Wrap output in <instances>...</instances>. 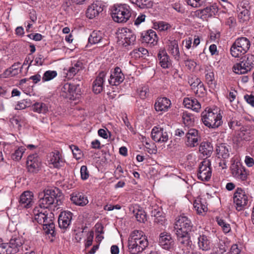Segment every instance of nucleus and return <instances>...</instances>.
Returning a JSON list of instances; mask_svg holds the SVG:
<instances>
[{
  "mask_svg": "<svg viewBox=\"0 0 254 254\" xmlns=\"http://www.w3.org/2000/svg\"><path fill=\"white\" fill-rule=\"evenodd\" d=\"M39 205L42 208H49L53 205L56 207L60 205L63 198L62 192L57 188L45 189L39 193Z\"/></svg>",
  "mask_w": 254,
  "mask_h": 254,
  "instance_id": "1",
  "label": "nucleus"
},
{
  "mask_svg": "<svg viewBox=\"0 0 254 254\" xmlns=\"http://www.w3.org/2000/svg\"><path fill=\"white\" fill-rule=\"evenodd\" d=\"M35 220L39 224L43 225V229L46 233L51 234L53 237L56 235L55 231V224L53 222L54 214L48 213L46 208L38 206H36L33 210Z\"/></svg>",
  "mask_w": 254,
  "mask_h": 254,
  "instance_id": "2",
  "label": "nucleus"
},
{
  "mask_svg": "<svg viewBox=\"0 0 254 254\" xmlns=\"http://www.w3.org/2000/svg\"><path fill=\"white\" fill-rule=\"evenodd\" d=\"M222 116L217 109L209 108L201 113V121L203 124L210 128H216L222 124Z\"/></svg>",
  "mask_w": 254,
  "mask_h": 254,
  "instance_id": "3",
  "label": "nucleus"
},
{
  "mask_svg": "<svg viewBox=\"0 0 254 254\" xmlns=\"http://www.w3.org/2000/svg\"><path fill=\"white\" fill-rule=\"evenodd\" d=\"M187 3L193 7H205L202 9L205 19L211 18L216 15L218 11V7L217 5L214 3L207 5V0H186Z\"/></svg>",
  "mask_w": 254,
  "mask_h": 254,
  "instance_id": "4",
  "label": "nucleus"
},
{
  "mask_svg": "<svg viewBox=\"0 0 254 254\" xmlns=\"http://www.w3.org/2000/svg\"><path fill=\"white\" fill-rule=\"evenodd\" d=\"M250 46L251 42L247 38H238L231 47V54L233 57L239 58L248 51Z\"/></svg>",
  "mask_w": 254,
  "mask_h": 254,
  "instance_id": "5",
  "label": "nucleus"
},
{
  "mask_svg": "<svg viewBox=\"0 0 254 254\" xmlns=\"http://www.w3.org/2000/svg\"><path fill=\"white\" fill-rule=\"evenodd\" d=\"M176 232L190 233L196 230V227L192 223L191 220L184 214L178 216L176 218L175 224Z\"/></svg>",
  "mask_w": 254,
  "mask_h": 254,
  "instance_id": "6",
  "label": "nucleus"
},
{
  "mask_svg": "<svg viewBox=\"0 0 254 254\" xmlns=\"http://www.w3.org/2000/svg\"><path fill=\"white\" fill-rule=\"evenodd\" d=\"M112 16L117 22H126L131 16L129 7L127 4L115 5L112 10Z\"/></svg>",
  "mask_w": 254,
  "mask_h": 254,
  "instance_id": "7",
  "label": "nucleus"
},
{
  "mask_svg": "<svg viewBox=\"0 0 254 254\" xmlns=\"http://www.w3.org/2000/svg\"><path fill=\"white\" fill-rule=\"evenodd\" d=\"M118 43L124 47L133 45L136 40V36L130 29L123 28L117 33Z\"/></svg>",
  "mask_w": 254,
  "mask_h": 254,
  "instance_id": "8",
  "label": "nucleus"
},
{
  "mask_svg": "<svg viewBox=\"0 0 254 254\" xmlns=\"http://www.w3.org/2000/svg\"><path fill=\"white\" fill-rule=\"evenodd\" d=\"M233 202L238 211L242 210L248 204V193L241 188H237L233 195Z\"/></svg>",
  "mask_w": 254,
  "mask_h": 254,
  "instance_id": "9",
  "label": "nucleus"
},
{
  "mask_svg": "<svg viewBox=\"0 0 254 254\" xmlns=\"http://www.w3.org/2000/svg\"><path fill=\"white\" fill-rule=\"evenodd\" d=\"M210 166L211 162L208 159H204L200 163L197 173L198 179L202 181H208L210 180L212 174Z\"/></svg>",
  "mask_w": 254,
  "mask_h": 254,
  "instance_id": "10",
  "label": "nucleus"
},
{
  "mask_svg": "<svg viewBox=\"0 0 254 254\" xmlns=\"http://www.w3.org/2000/svg\"><path fill=\"white\" fill-rule=\"evenodd\" d=\"M26 165L29 172L35 173L40 168L41 160L37 154L30 155L27 157Z\"/></svg>",
  "mask_w": 254,
  "mask_h": 254,
  "instance_id": "11",
  "label": "nucleus"
},
{
  "mask_svg": "<svg viewBox=\"0 0 254 254\" xmlns=\"http://www.w3.org/2000/svg\"><path fill=\"white\" fill-rule=\"evenodd\" d=\"M62 90L63 92L66 94L67 97L73 100L77 98V96L80 95L81 91L79 84H74L70 83L64 84Z\"/></svg>",
  "mask_w": 254,
  "mask_h": 254,
  "instance_id": "12",
  "label": "nucleus"
},
{
  "mask_svg": "<svg viewBox=\"0 0 254 254\" xmlns=\"http://www.w3.org/2000/svg\"><path fill=\"white\" fill-rule=\"evenodd\" d=\"M105 5L100 1H96L89 5L86 10L87 17L92 19L98 16L103 10Z\"/></svg>",
  "mask_w": 254,
  "mask_h": 254,
  "instance_id": "13",
  "label": "nucleus"
},
{
  "mask_svg": "<svg viewBox=\"0 0 254 254\" xmlns=\"http://www.w3.org/2000/svg\"><path fill=\"white\" fill-rule=\"evenodd\" d=\"M254 135V126L252 125H246L242 126L238 134V137L241 140H250Z\"/></svg>",
  "mask_w": 254,
  "mask_h": 254,
  "instance_id": "14",
  "label": "nucleus"
},
{
  "mask_svg": "<svg viewBox=\"0 0 254 254\" xmlns=\"http://www.w3.org/2000/svg\"><path fill=\"white\" fill-rule=\"evenodd\" d=\"M8 254H17L22 250V243L19 238H12L6 243Z\"/></svg>",
  "mask_w": 254,
  "mask_h": 254,
  "instance_id": "15",
  "label": "nucleus"
},
{
  "mask_svg": "<svg viewBox=\"0 0 254 254\" xmlns=\"http://www.w3.org/2000/svg\"><path fill=\"white\" fill-rule=\"evenodd\" d=\"M231 172L233 176L237 179L245 181L247 178V173L246 169L241 164L233 163L231 166Z\"/></svg>",
  "mask_w": 254,
  "mask_h": 254,
  "instance_id": "16",
  "label": "nucleus"
},
{
  "mask_svg": "<svg viewBox=\"0 0 254 254\" xmlns=\"http://www.w3.org/2000/svg\"><path fill=\"white\" fill-rule=\"evenodd\" d=\"M142 43L147 44L150 47L157 44L158 37L156 32L152 30H149L141 34Z\"/></svg>",
  "mask_w": 254,
  "mask_h": 254,
  "instance_id": "17",
  "label": "nucleus"
},
{
  "mask_svg": "<svg viewBox=\"0 0 254 254\" xmlns=\"http://www.w3.org/2000/svg\"><path fill=\"white\" fill-rule=\"evenodd\" d=\"M151 137L157 142H165L168 140V134L163 128L155 127L151 131Z\"/></svg>",
  "mask_w": 254,
  "mask_h": 254,
  "instance_id": "18",
  "label": "nucleus"
},
{
  "mask_svg": "<svg viewBox=\"0 0 254 254\" xmlns=\"http://www.w3.org/2000/svg\"><path fill=\"white\" fill-rule=\"evenodd\" d=\"M187 144L190 147H194L198 145V140L199 138L198 130L195 128H190L186 132Z\"/></svg>",
  "mask_w": 254,
  "mask_h": 254,
  "instance_id": "19",
  "label": "nucleus"
},
{
  "mask_svg": "<svg viewBox=\"0 0 254 254\" xmlns=\"http://www.w3.org/2000/svg\"><path fill=\"white\" fill-rule=\"evenodd\" d=\"M159 244L163 249L169 251L173 249L175 244L171 235L165 233L160 234Z\"/></svg>",
  "mask_w": 254,
  "mask_h": 254,
  "instance_id": "20",
  "label": "nucleus"
},
{
  "mask_svg": "<svg viewBox=\"0 0 254 254\" xmlns=\"http://www.w3.org/2000/svg\"><path fill=\"white\" fill-rule=\"evenodd\" d=\"M19 202L21 207H31L34 203L33 193L30 191L23 192L20 196Z\"/></svg>",
  "mask_w": 254,
  "mask_h": 254,
  "instance_id": "21",
  "label": "nucleus"
},
{
  "mask_svg": "<svg viewBox=\"0 0 254 254\" xmlns=\"http://www.w3.org/2000/svg\"><path fill=\"white\" fill-rule=\"evenodd\" d=\"M197 240V245L199 250L208 251L211 249L212 243L208 236L204 233L199 234Z\"/></svg>",
  "mask_w": 254,
  "mask_h": 254,
  "instance_id": "22",
  "label": "nucleus"
},
{
  "mask_svg": "<svg viewBox=\"0 0 254 254\" xmlns=\"http://www.w3.org/2000/svg\"><path fill=\"white\" fill-rule=\"evenodd\" d=\"M151 216L155 217L154 222L159 226H165L166 224V219L165 214L162 212L161 208L157 206L152 207Z\"/></svg>",
  "mask_w": 254,
  "mask_h": 254,
  "instance_id": "23",
  "label": "nucleus"
},
{
  "mask_svg": "<svg viewBox=\"0 0 254 254\" xmlns=\"http://www.w3.org/2000/svg\"><path fill=\"white\" fill-rule=\"evenodd\" d=\"M145 241L141 242L134 241V240H128V252L131 254H137L142 252L148 244H145Z\"/></svg>",
  "mask_w": 254,
  "mask_h": 254,
  "instance_id": "24",
  "label": "nucleus"
},
{
  "mask_svg": "<svg viewBox=\"0 0 254 254\" xmlns=\"http://www.w3.org/2000/svg\"><path fill=\"white\" fill-rule=\"evenodd\" d=\"M107 73L104 71L100 72L92 85L93 91L97 94L100 93L103 89V83Z\"/></svg>",
  "mask_w": 254,
  "mask_h": 254,
  "instance_id": "25",
  "label": "nucleus"
},
{
  "mask_svg": "<svg viewBox=\"0 0 254 254\" xmlns=\"http://www.w3.org/2000/svg\"><path fill=\"white\" fill-rule=\"evenodd\" d=\"M171 102L166 97L158 98L154 104V109L157 112H166L170 108Z\"/></svg>",
  "mask_w": 254,
  "mask_h": 254,
  "instance_id": "26",
  "label": "nucleus"
},
{
  "mask_svg": "<svg viewBox=\"0 0 254 254\" xmlns=\"http://www.w3.org/2000/svg\"><path fill=\"white\" fill-rule=\"evenodd\" d=\"M124 79L125 76L121 69L119 67H116L113 72L111 74L109 82L110 85L117 86L122 83Z\"/></svg>",
  "mask_w": 254,
  "mask_h": 254,
  "instance_id": "27",
  "label": "nucleus"
},
{
  "mask_svg": "<svg viewBox=\"0 0 254 254\" xmlns=\"http://www.w3.org/2000/svg\"><path fill=\"white\" fill-rule=\"evenodd\" d=\"M72 213L70 211H63L59 216L58 223L61 228L65 229L68 228L72 220Z\"/></svg>",
  "mask_w": 254,
  "mask_h": 254,
  "instance_id": "28",
  "label": "nucleus"
},
{
  "mask_svg": "<svg viewBox=\"0 0 254 254\" xmlns=\"http://www.w3.org/2000/svg\"><path fill=\"white\" fill-rule=\"evenodd\" d=\"M49 163L54 168H59L64 165V161L62 155L58 150H55L50 154Z\"/></svg>",
  "mask_w": 254,
  "mask_h": 254,
  "instance_id": "29",
  "label": "nucleus"
},
{
  "mask_svg": "<svg viewBox=\"0 0 254 254\" xmlns=\"http://www.w3.org/2000/svg\"><path fill=\"white\" fill-rule=\"evenodd\" d=\"M157 58L159 64L163 68H168L171 65V61L165 49H161L158 53Z\"/></svg>",
  "mask_w": 254,
  "mask_h": 254,
  "instance_id": "30",
  "label": "nucleus"
},
{
  "mask_svg": "<svg viewBox=\"0 0 254 254\" xmlns=\"http://www.w3.org/2000/svg\"><path fill=\"white\" fill-rule=\"evenodd\" d=\"M71 201L76 205L83 206L88 203L87 196L80 192H73L70 197Z\"/></svg>",
  "mask_w": 254,
  "mask_h": 254,
  "instance_id": "31",
  "label": "nucleus"
},
{
  "mask_svg": "<svg viewBox=\"0 0 254 254\" xmlns=\"http://www.w3.org/2000/svg\"><path fill=\"white\" fill-rule=\"evenodd\" d=\"M183 104L186 108L190 109L195 112H198L201 108L200 103L195 98H185Z\"/></svg>",
  "mask_w": 254,
  "mask_h": 254,
  "instance_id": "32",
  "label": "nucleus"
},
{
  "mask_svg": "<svg viewBox=\"0 0 254 254\" xmlns=\"http://www.w3.org/2000/svg\"><path fill=\"white\" fill-rule=\"evenodd\" d=\"M176 232L177 239L179 242L184 247H191V241L190 240V233Z\"/></svg>",
  "mask_w": 254,
  "mask_h": 254,
  "instance_id": "33",
  "label": "nucleus"
},
{
  "mask_svg": "<svg viewBox=\"0 0 254 254\" xmlns=\"http://www.w3.org/2000/svg\"><path fill=\"white\" fill-rule=\"evenodd\" d=\"M229 148L230 147L225 143H222L218 145L216 150L218 157L224 159L228 158L230 154Z\"/></svg>",
  "mask_w": 254,
  "mask_h": 254,
  "instance_id": "34",
  "label": "nucleus"
},
{
  "mask_svg": "<svg viewBox=\"0 0 254 254\" xmlns=\"http://www.w3.org/2000/svg\"><path fill=\"white\" fill-rule=\"evenodd\" d=\"M168 50L176 60H179L180 52L177 41L173 40L170 42Z\"/></svg>",
  "mask_w": 254,
  "mask_h": 254,
  "instance_id": "35",
  "label": "nucleus"
},
{
  "mask_svg": "<svg viewBox=\"0 0 254 254\" xmlns=\"http://www.w3.org/2000/svg\"><path fill=\"white\" fill-rule=\"evenodd\" d=\"M32 110L39 114H45L48 112L47 104L43 102H36L32 106Z\"/></svg>",
  "mask_w": 254,
  "mask_h": 254,
  "instance_id": "36",
  "label": "nucleus"
},
{
  "mask_svg": "<svg viewBox=\"0 0 254 254\" xmlns=\"http://www.w3.org/2000/svg\"><path fill=\"white\" fill-rule=\"evenodd\" d=\"M134 240V241L139 242L140 243L145 241L144 243L148 244V241L144 237H143V233L138 230L134 231L131 233L128 240Z\"/></svg>",
  "mask_w": 254,
  "mask_h": 254,
  "instance_id": "37",
  "label": "nucleus"
},
{
  "mask_svg": "<svg viewBox=\"0 0 254 254\" xmlns=\"http://www.w3.org/2000/svg\"><path fill=\"white\" fill-rule=\"evenodd\" d=\"M102 38V33L101 31H94L90 34L88 38V42L91 44H97L101 42Z\"/></svg>",
  "mask_w": 254,
  "mask_h": 254,
  "instance_id": "38",
  "label": "nucleus"
},
{
  "mask_svg": "<svg viewBox=\"0 0 254 254\" xmlns=\"http://www.w3.org/2000/svg\"><path fill=\"white\" fill-rule=\"evenodd\" d=\"M84 68V65L81 61H77L72 64V66L69 68L67 75L69 76H74L79 71Z\"/></svg>",
  "mask_w": 254,
  "mask_h": 254,
  "instance_id": "39",
  "label": "nucleus"
},
{
  "mask_svg": "<svg viewBox=\"0 0 254 254\" xmlns=\"http://www.w3.org/2000/svg\"><path fill=\"white\" fill-rule=\"evenodd\" d=\"M182 120L186 126H191L194 122V116L188 112H184L182 115Z\"/></svg>",
  "mask_w": 254,
  "mask_h": 254,
  "instance_id": "40",
  "label": "nucleus"
},
{
  "mask_svg": "<svg viewBox=\"0 0 254 254\" xmlns=\"http://www.w3.org/2000/svg\"><path fill=\"white\" fill-rule=\"evenodd\" d=\"M212 146L209 142H204L200 144L199 151L204 155L210 156L212 152Z\"/></svg>",
  "mask_w": 254,
  "mask_h": 254,
  "instance_id": "41",
  "label": "nucleus"
},
{
  "mask_svg": "<svg viewBox=\"0 0 254 254\" xmlns=\"http://www.w3.org/2000/svg\"><path fill=\"white\" fill-rule=\"evenodd\" d=\"M132 212L137 221L140 223H145L147 220L146 213L142 209L136 208L133 210Z\"/></svg>",
  "mask_w": 254,
  "mask_h": 254,
  "instance_id": "42",
  "label": "nucleus"
},
{
  "mask_svg": "<svg viewBox=\"0 0 254 254\" xmlns=\"http://www.w3.org/2000/svg\"><path fill=\"white\" fill-rule=\"evenodd\" d=\"M233 70L235 73L238 74H245L249 71V70L245 66V63L242 61L234 64L233 67Z\"/></svg>",
  "mask_w": 254,
  "mask_h": 254,
  "instance_id": "43",
  "label": "nucleus"
},
{
  "mask_svg": "<svg viewBox=\"0 0 254 254\" xmlns=\"http://www.w3.org/2000/svg\"><path fill=\"white\" fill-rule=\"evenodd\" d=\"M246 3L244 2L243 5H242V9L239 14L238 17L242 22H246L250 19V11L245 5Z\"/></svg>",
  "mask_w": 254,
  "mask_h": 254,
  "instance_id": "44",
  "label": "nucleus"
},
{
  "mask_svg": "<svg viewBox=\"0 0 254 254\" xmlns=\"http://www.w3.org/2000/svg\"><path fill=\"white\" fill-rule=\"evenodd\" d=\"M25 121V118L23 117L20 116H15L10 119L9 122L11 124L16 127H17L18 129H20L21 127V123H23Z\"/></svg>",
  "mask_w": 254,
  "mask_h": 254,
  "instance_id": "45",
  "label": "nucleus"
},
{
  "mask_svg": "<svg viewBox=\"0 0 254 254\" xmlns=\"http://www.w3.org/2000/svg\"><path fill=\"white\" fill-rule=\"evenodd\" d=\"M242 61L245 63V66L250 71L254 66V55H248L247 58L244 57L243 58Z\"/></svg>",
  "mask_w": 254,
  "mask_h": 254,
  "instance_id": "46",
  "label": "nucleus"
},
{
  "mask_svg": "<svg viewBox=\"0 0 254 254\" xmlns=\"http://www.w3.org/2000/svg\"><path fill=\"white\" fill-rule=\"evenodd\" d=\"M138 95L142 99H145L149 95V89L148 85H142L138 89Z\"/></svg>",
  "mask_w": 254,
  "mask_h": 254,
  "instance_id": "47",
  "label": "nucleus"
},
{
  "mask_svg": "<svg viewBox=\"0 0 254 254\" xmlns=\"http://www.w3.org/2000/svg\"><path fill=\"white\" fill-rule=\"evenodd\" d=\"M57 75L56 71L47 70L43 74L42 80L43 82L48 81L53 79Z\"/></svg>",
  "mask_w": 254,
  "mask_h": 254,
  "instance_id": "48",
  "label": "nucleus"
},
{
  "mask_svg": "<svg viewBox=\"0 0 254 254\" xmlns=\"http://www.w3.org/2000/svg\"><path fill=\"white\" fill-rule=\"evenodd\" d=\"M218 224L221 227L224 233H227L231 230V227L229 224L227 223L223 219L219 218H216Z\"/></svg>",
  "mask_w": 254,
  "mask_h": 254,
  "instance_id": "49",
  "label": "nucleus"
},
{
  "mask_svg": "<svg viewBox=\"0 0 254 254\" xmlns=\"http://www.w3.org/2000/svg\"><path fill=\"white\" fill-rule=\"evenodd\" d=\"M129 1L141 8H147L150 2L149 0H129Z\"/></svg>",
  "mask_w": 254,
  "mask_h": 254,
  "instance_id": "50",
  "label": "nucleus"
},
{
  "mask_svg": "<svg viewBox=\"0 0 254 254\" xmlns=\"http://www.w3.org/2000/svg\"><path fill=\"white\" fill-rule=\"evenodd\" d=\"M196 96L200 97H203L206 95V90L203 84H200L198 87L193 90Z\"/></svg>",
  "mask_w": 254,
  "mask_h": 254,
  "instance_id": "51",
  "label": "nucleus"
},
{
  "mask_svg": "<svg viewBox=\"0 0 254 254\" xmlns=\"http://www.w3.org/2000/svg\"><path fill=\"white\" fill-rule=\"evenodd\" d=\"M24 153L23 149L22 148H19L18 149L16 150L12 154V158L13 160L15 161H19L21 159L22 155Z\"/></svg>",
  "mask_w": 254,
  "mask_h": 254,
  "instance_id": "52",
  "label": "nucleus"
},
{
  "mask_svg": "<svg viewBox=\"0 0 254 254\" xmlns=\"http://www.w3.org/2000/svg\"><path fill=\"white\" fill-rule=\"evenodd\" d=\"M194 207L195 208L197 213L199 214L202 213V212H205L207 210V208L205 205L201 203H199L196 202H194L193 203Z\"/></svg>",
  "mask_w": 254,
  "mask_h": 254,
  "instance_id": "53",
  "label": "nucleus"
},
{
  "mask_svg": "<svg viewBox=\"0 0 254 254\" xmlns=\"http://www.w3.org/2000/svg\"><path fill=\"white\" fill-rule=\"evenodd\" d=\"M70 148L72 151V153L74 158L76 159H79L81 157V151L77 146L72 145Z\"/></svg>",
  "mask_w": 254,
  "mask_h": 254,
  "instance_id": "54",
  "label": "nucleus"
},
{
  "mask_svg": "<svg viewBox=\"0 0 254 254\" xmlns=\"http://www.w3.org/2000/svg\"><path fill=\"white\" fill-rule=\"evenodd\" d=\"M80 174H81V178L83 180H86L89 177V173L87 170V167L86 166L83 165L80 168Z\"/></svg>",
  "mask_w": 254,
  "mask_h": 254,
  "instance_id": "55",
  "label": "nucleus"
},
{
  "mask_svg": "<svg viewBox=\"0 0 254 254\" xmlns=\"http://www.w3.org/2000/svg\"><path fill=\"white\" fill-rule=\"evenodd\" d=\"M189 82L190 83V86L191 87V89L193 90L199 85H200V84H203L200 79L198 78H196L194 81H192V79L190 80Z\"/></svg>",
  "mask_w": 254,
  "mask_h": 254,
  "instance_id": "56",
  "label": "nucleus"
},
{
  "mask_svg": "<svg viewBox=\"0 0 254 254\" xmlns=\"http://www.w3.org/2000/svg\"><path fill=\"white\" fill-rule=\"evenodd\" d=\"M191 16L193 18H198L202 20L205 19L202 9H198L191 13Z\"/></svg>",
  "mask_w": 254,
  "mask_h": 254,
  "instance_id": "57",
  "label": "nucleus"
},
{
  "mask_svg": "<svg viewBox=\"0 0 254 254\" xmlns=\"http://www.w3.org/2000/svg\"><path fill=\"white\" fill-rule=\"evenodd\" d=\"M205 80L208 84H212L214 79V73L212 71H209L205 74Z\"/></svg>",
  "mask_w": 254,
  "mask_h": 254,
  "instance_id": "58",
  "label": "nucleus"
},
{
  "mask_svg": "<svg viewBox=\"0 0 254 254\" xmlns=\"http://www.w3.org/2000/svg\"><path fill=\"white\" fill-rule=\"evenodd\" d=\"M44 62V57L42 55L39 54L34 60V65H42Z\"/></svg>",
  "mask_w": 254,
  "mask_h": 254,
  "instance_id": "59",
  "label": "nucleus"
},
{
  "mask_svg": "<svg viewBox=\"0 0 254 254\" xmlns=\"http://www.w3.org/2000/svg\"><path fill=\"white\" fill-rule=\"evenodd\" d=\"M27 102L24 100L18 102L15 106V109L22 110L25 109L27 107Z\"/></svg>",
  "mask_w": 254,
  "mask_h": 254,
  "instance_id": "60",
  "label": "nucleus"
},
{
  "mask_svg": "<svg viewBox=\"0 0 254 254\" xmlns=\"http://www.w3.org/2000/svg\"><path fill=\"white\" fill-rule=\"evenodd\" d=\"M228 125L230 128L234 129H235L236 127L241 126V123L240 121L234 120L230 121L228 123Z\"/></svg>",
  "mask_w": 254,
  "mask_h": 254,
  "instance_id": "61",
  "label": "nucleus"
},
{
  "mask_svg": "<svg viewBox=\"0 0 254 254\" xmlns=\"http://www.w3.org/2000/svg\"><path fill=\"white\" fill-rule=\"evenodd\" d=\"M158 29L160 31H165L167 30L170 27V25L164 22H160L158 24Z\"/></svg>",
  "mask_w": 254,
  "mask_h": 254,
  "instance_id": "62",
  "label": "nucleus"
},
{
  "mask_svg": "<svg viewBox=\"0 0 254 254\" xmlns=\"http://www.w3.org/2000/svg\"><path fill=\"white\" fill-rule=\"evenodd\" d=\"M244 99L248 103L254 107V95H246L244 96Z\"/></svg>",
  "mask_w": 254,
  "mask_h": 254,
  "instance_id": "63",
  "label": "nucleus"
},
{
  "mask_svg": "<svg viewBox=\"0 0 254 254\" xmlns=\"http://www.w3.org/2000/svg\"><path fill=\"white\" fill-rule=\"evenodd\" d=\"M245 162L248 167H251L254 165V159L249 156H246Z\"/></svg>",
  "mask_w": 254,
  "mask_h": 254,
  "instance_id": "64",
  "label": "nucleus"
}]
</instances>
